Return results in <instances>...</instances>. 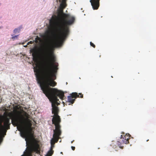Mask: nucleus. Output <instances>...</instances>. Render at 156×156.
<instances>
[{"instance_id":"obj_1","label":"nucleus","mask_w":156,"mask_h":156,"mask_svg":"<svg viewBox=\"0 0 156 156\" xmlns=\"http://www.w3.org/2000/svg\"><path fill=\"white\" fill-rule=\"evenodd\" d=\"M54 50L45 49L43 52L45 62L42 67V73L45 80H42L38 68L34 67V71L41 90L51 103L52 113L54 114L52 120V123L54 124L55 128L57 127L58 129H61L60 123L61 121L58 115L59 110L57 107L60 104L58 102L59 99L57 96L62 99L64 96V93L57 89L50 87H54L57 84V83L54 81L56 79L55 73L58 69V64L55 63L56 59Z\"/></svg>"},{"instance_id":"obj_2","label":"nucleus","mask_w":156,"mask_h":156,"mask_svg":"<svg viewBox=\"0 0 156 156\" xmlns=\"http://www.w3.org/2000/svg\"><path fill=\"white\" fill-rule=\"evenodd\" d=\"M16 113H10L9 114V118L6 117L4 119V126L0 124V135L5 133L6 134L7 130L10 129V119H11V123L14 126H17L18 130L20 131L21 136L23 137H26L28 135L29 129L32 126L31 121L28 120L25 122L23 116L20 112L17 110Z\"/></svg>"},{"instance_id":"obj_3","label":"nucleus","mask_w":156,"mask_h":156,"mask_svg":"<svg viewBox=\"0 0 156 156\" xmlns=\"http://www.w3.org/2000/svg\"><path fill=\"white\" fill-rule=\"evenodd\" d=\"M29 146L24 155L21 156H32V153L36 152V153H40L39 145L38 141L35 139L30 140L29 141Z\"/></svg>"},{"instance_id":"obj_4","label":"nucleus","mask_w":156,"mask_h":156,"mask_svg":"<svg viewBox=\"0 0 156 156\" xmlns=\"http://www.w3.org/2000/svg\"><path fill=\"white\" fill-rule=\"evenodd\" d=\"M53 138L51 140V147L50 149L53 150V148L54 147V144L55 143H57L59 139L60 138V136L62 134V131L61 129H58L55 128V129L53 130Z\"/></svg>"},{"instance_id":"obj_5","label":"nucleus","mask_w":156,"mask_h":156,"mask_svg":"<svg viewBox=\"0 0 156 156\" xmlns=\"http://www.w3.org/2000/svg\"><path fill=\"white\" fill-rule=\"evenodd\" d=\"M129 134H126L125 135H121V137L120 139L119 140L120 141H118L116 143L118 145V146L119 147L122 148V147H121L120 145V144H119L120 142V144H127L129 143Z\"/></svg>"},{"instance_id":"obj_6","label":"nucleus","mask_w":156,"mask_h":156,"mask_svg":"<svg viewBox=\"0 0 156 156\" xmlns=\"http://www.w3.org/2000/svg\"><path fill=\"white\" fill-rule=\"evenodd\" d=\"M79 97V95H78V93L76 92H73L70 94V96H68L67 102L70 103L69 105H70V104H73L74 103L76 98Z\"/></svg>"},{"instance_id":"obj_7","label":"nucleus","mask_w":156,"mask_h":156,"mask_svg":"<svg viewBox=\"0 0 156 156\" xmlns=\"http://www.w3.org/2000/svg\"><path fill=\"white\" fill-rule=\"evenodd\" d=\"M100 0H90V2L94 10H97L100 6Z\"/></svg>"},{"instance_id":"obj_8","label":"nucleus","mask_w":156,"mask_h":156,"mask_svg":"<svg viewBox=\"0 0 156 156\" xmlns=\"http://www.w3.org/2000/svg\"><path fill=\"white\" fill-rule=\"evenodd\" d=\"M31 51L32 53V55L33 57V59H36L37 53L36 49H33L31 50Z\"/></svg>"},{"instance_id":"obj_9","label":"nucleus","mask_w":156,"mask_h":156,"mask_svg":"<svg viewBox=\"0 0 156 156\" xmlns=\"http://www.w3.org/2000/svg\"><path fill=\"white\" fill-rule=\"evenodd\" d=\"M50 149V150L48 151L47 154L45 156H51L53 153L54 151Z\"/></svg>"},{"instance_id":"obj_10","label":"nucleus","mask_w":156,"mask_h":156,"mask_svg":"<svg viewBox=\"0 0 156 156\" xmlns=\"http://www.w3.org/2000/svg\"><path fill=\"white\" fill-rule=\"evenodd\" d=\"M20 28H17L13 30V33L16 34L17 33H19L20 31Z\"/></svg>"},{"instance_id":"obj_11","label":"nucleus","mask_w":156,"mask_h":156,"mask_svg":"<svg viewBox=\"0 0 156 156\" xmlns=\"http://www.w3.org/2000/svg\"><path fill=\"white\" fill-rule=\"evenodd\" d=\"M11 36H12L11 39L13 41H14L16 39H18V37L19 35L15 36H14L13 35H12Z\"/></svg>"},{"instance_id":"obj_12","label":"nucleus","mask_w":156,"mask_h":156,"mask_svg":"<svg viewBox=\"0 0 156 156\" xmlns=\"http://www.w3.org/2000/svg\"><path fill=\"white\" fill-rule=\"evenodd\" d=\"M78 95H79V98H83V94H82V93H79V94H78Z\"/></svg>"},{"instance_id":"obj_13","label":"nucleus","mask_w":156,"mask_h":156,"mask_svg":"<svg viewBox=\"0 0 156 156\" xmlns=\"http://www.w3.org/2000/svg\"><path fill=\"white\" fill-rule=\"evenodd\" d=\"M90 44L91 46L93 47L94 48H95V45L91 42H90Z\"/></svg>"},{"instance_id":"obj_14","label":"nucleus","mask_w":156,"mask_h":156,"mask_svg":"<svg viewBox=\"0 0 156 156\" xmlns=\"http://www.w3.org/2000/svg\"><path fill=\"white\" fill-rule=\"evenodd\" d=\"M71 147L73 150L74 151L75 150V147L73 146H71Z\"/></svg>"},{"instance_id":"obj_15","label":"nucleus","mask_w":156,"mask_h":156,"mask_svg":"<svg viewBox=\"0 0 156 156\" xmlns=\"http://www.w3.org/2000/svg\"><path fill=\"white\" fill-rule=\"evenodd\" d=\"M114 144H115V143H112V144L111 145V146H112L113 147H114V148H116V147H114Z\"/></svg>"},{"instance_id":"obj_16","label":"nucleus","mask_w":156,"mask_h":156,"mask_svg":"<svg viewBox=\"0 0 156 156\" xmlns=\"http://www.w3.org/2000/svg\"><path fill=\"white\" fill-rule=\"evenodd\" d=\"M27 138H26V139H25V140H26V142H27H27H28V141H27Z\"/></svg>"},{"instance_id":"obj_17","label":"nucleus","mask_w":156,"mask_h":156,"mask_svg":"<svg viewBox=\"0 0 156 156\" xmlns=\"http://www.w3.org/2000/svg\"><path fill=\"white\" fill-rule=\"evenodd\" d=\"M49 32L48 31H47V33L48 34H49Z\"/></svg>"},{"instance_id":"obj_18","label":"nucleus","mask_w":156,"mask_h":156,"mask_svg":"<svg viewBox=\"0 0 156 156\" xmlns=\"http://www.w3.org/2000/svg\"><path fill=\"white\" fill-rule=\"evenodd\" d=\"M73 141H74V140H73V141H72L71 142V143H73Z\"/></svg>"},{"instance_id":"obj_19","label":"nucleus","mask_w":156,"mask_h":156,"mask_svg":"<svg viewBox=\"0 0 156 156\" xmlns=\"http://www.w3.org/2000/svg\"><path fill=\"white\" fill-rule=\"evenodd\" d=\"M149 141V140L148 139L147 140V141Z\"/></svg>"},{"instance_id":"obj_20","label":"nucleus","mask_w":156,"mask_h":156,"mask_svg":"<svg viewBox=\"0 0 156 156\" xmlns=\"http://www.w3.org/2000/svg\"><path fill=\"white\" fill-rule=\"evenodd\" d=\"M61 153L62 154V152H61Z\"/></svg>"},{"instance_id":"obj_21","label":"nucleus","mask_w":156,"mask_h":156,"mask_svg":"<svg viewBox=\"0 0 156 156\" xmlns=\"http://www.w3.org/2000/svg\"><path fill=\"white\" fill-rule=\"evenodd\" d=\"M61 140H60L59 142H61Z\"/></svg>"}]
</instances>
